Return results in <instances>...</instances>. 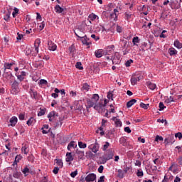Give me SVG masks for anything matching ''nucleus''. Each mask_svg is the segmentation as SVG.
Here are the masks:
<instances>
[{
    "mask_svg": "<svg viewBox=\"0 0 182 182\" xmlns=\"http://www.w3.org/2000/svg\"><path fill=\"white\" fill-rule=\"evenodd\" d=\"M180 90V87H177L173 90H171V95H174L175 97H169L165 100V103H171V102H176L178 100V99H181L182 95H179L178 92Z\"/></svg>",
    "mask_w": 182,
    "mask_h": 182,
    "instance_id": "nucleus-1",
    "label": "nucleus"
},
{
    "mask_svg": "<svg viewBox=\"0 0 182 182\" xmlns=\"http://www.w3.org/2000/svg\"><path fill=\"white\" fill-rule=\"evenodd\" d=\"M75 34L76 35V36H77V38H80L83 45H86L87 46H89V45H92V42H90L89 38H87V36H79V34H77V32H76V31L75 32Z\"/></svg>",
    "mask_w": 182,
    "mask_h": 182,
    "instance_id": "nucleus-2",
    "label": "nucleus"
},
{
    "mask_svg": "<svg viewBox=\"0 0 182 182\" xmlns=\"http://www.w3.org/2000/svg\"><path fill=\"white\" fill-rule=\"evenodd\" d=\"M18 92H19V82H18L16 80H14L11 85V92L13 95H17Z\"/></svg>",
    "mask_w": 182,
    "mask_h": 182,
    "instance_id": "nucleus-3",
    "label": "nucleus"
},
{
    "mask_svg": "<svg viewBox=\"0 0 182 182\" xmlns=\"http://www.w3.org/2000/svg\"><path fill=\"white\" fill-rule=\"evenodd\" d=\"M41 45V40L40 39H36L34 43V50H33L32 55L33 56H36L38 53H39V46Z\"/></svg>",
    "mask_w": 182,
    "mask_h": 182,
    "instance_id": "nucleus-4",
    "label": "nucleus"
},
{
    "mask_svg": "<svg viewBox=\"0 0 182 182\" xmlns=\"http://www.w3.org/2000/svg\"><path fill=\"white\" fill-rule=\"evenodd\" d=\"M58 113L55 111H52L48 114V118L49 119V122H56L58 120Z\"/></svg>",
    "mask_w": 182,
    "mask_h": 182,
    "instance_id": "nucleus-5",
    "label": "nucleus"
},
{
    "mask_svg": "<svg viewBox=\"0 0 182 182\" xmlns=\"http://www.w3.org/2000/svg\"><path fill=\"white\" fill-rule=\"evenodd\" d=\"M90 150H92V153H97L99 151V144L95 142L94 144H91L88 146Z\"/></svg>",
    "mask_w": 182,
    "mask_h": 182,
    "instance_id": "nucleus-6",
    "label": "nucleus"
},
{
    "mask_svg": "<svg viewBox=\"0 0 182 182\" xmlns=\"http://www.w3.org/2000/svg\"><path fill=\"white\" fill-rule=\"evenodd\" d=\"M107 157L103 156L102 159H104V163H106L107 160H112L113 159V156H114V151H108Z\"/></svg>",
    "mask_w": 182,
    "mask_h": 182,
    "instance_id": "nucleus-7",
    "label": "nucleus"
},
{
    "mask_svg": "<svg viewBox=\"0 0 182 182\" xmlns=\"http://www.w3.org/2000/svg\"><path fill=\"white\" fill-rule=\"evenodd\" d=\"M143 79L142 76H139V77H131V84L132 86H134L135 85H137V82H140Z\"/></svg>",
    "mask_w": 182,
    "mask_h": 182,
    "instance_id": "nucleus-8",
    "label": "nucleus"
},
{
    "mask_svg": "<svg viewBox=\"0 0 182 182\" xmlns=\"http://www.w3.org/2000/svg\"><path fill=\"white\" fill-rule=\"evenodd\" d=\"M96 180V174L95 173H90L85 177V181L87 182H92Z\"/></svg>",
    "mask_w": 182,
    "mask_h": 182,
    "instance_id": "nucleus-9",
    "label": "nucleus"
},
{
    "mask_svg": "<svg viewBox=\"0 0 182 182\" xmlns=\"http://www.w3.org/2000/svg\"><path fill=\"white\" fill-rule=\"evenodd\" d=\"M169 143H171V144L174 143V136H168L167 138L164 139V144L166 145L168 144Z\"/></svg>",
    "mask_w": 182,
    "mask_h": 182,
    "instance_id": "nucleus-10",
    "label": "nucleus"
},
{
    "mask_svg": "<svg viewBox=\"0 0 182 182\" xmlns=\"http://www.w3.org/2000/svg\"><path fill=\"white\" fill-rule=\"evenodd\" d=\"M95 105H96V102L90 99L87 100V105L86 108L87 109H90V107H95Z\"/></svg>",
    "mask_w": 182,
    "mask_h": 182,
    "instance_id": "nucleus-11",
    "label": "nucleus"
},
{
    "mask_svg": "<svg viewBox=\"0 0 182 182\" xmlns=\"http://www.w3.org/2000/svg\"><path fill=\"white\" fill-rule=\"evenodd\" d=\"M48 46L49 50H53V51L56 50V48H57L56 44L53 43L52 41H48Z\"/></svg>",
    "mask_w": 182,
    "mask_h": 182,
    "instance_id": "nucleus-12",
    "label": "nucleus"
},
{
    "mask_svg": "<svg viewBox=\"0 0 182 182\" xmlns=\"http://www.w3.org/2000/svg\"><path fill=\"white\" fill-rule=\"evenodd\" d=\"M95 55L96 58H102V56H105L104 50L100 49L95 50Z\"/></svg>",
    "mask_w": 182,
    "mask_h": 182,
    "instance_id": "nucleus-13",
    "label": "nucleus"
},
{
    "mask_svg": "<svg viewBox=\"0 0 182 182\" xmlns=\"http://www.w3.org/2000/svg\"><path fill=\"white\" fill-rule=\"evenodd\" d=\"M21 151L22 153H24V154H28V153H29V146L23 144L21 147Z\"/></svg>",
    "mask_w": 182,
    "mask_h": 182,
    "instance_id": "nucleus-14",
    "label": "nucleus"
},
{
    "mask_svg": "<svg viewBox=\"0 0 182 182\" xmlns=\"http://www.w3.org/2000/svg\"><path fill=\"white\" fill-rule=\"evenodd\" d=\"M10 126H12V127H15L16 124L18 123V117H12L10 120Z\"/></svg>",
    "mask_w": 182,
    "mask_h": 182,
    "instance_id": "nucleus-15",
    "label": "nucleus"
},
{
    "mask_svg": "<svg viewBox=\"0 0 182 182\" xmlns=\"http://www.w3.org/2000/svg\"><path fill=\"white\" fill-rule=\"evenodd\" d=\"M63 120H65L64 117H59L58 119L57 118V120L54 122L55 123V127H59L62 126V124L63 123Z\"/></svg>",
    "mask_w": 182,
    "mask_h": 182,
    "instance_id": "nucleus-16",
    "label": "nucleus"
},
{
    "mask_svg": "<svg viewBox=\"0 0 182 182\" xmlns=\"http://www.w3.org/2000/svg\"><path fill=\"white\" fill-rule=\"evenodd\" d=\"M66 161L67 163H69L70 161H73V156H72V153L71 152H68L66 154Z\"/></svg>",
    "mask_w": 182,
    "mask_h": 182,
    "instance_id": "nucleus-17",
    "label": "nucleus"
},
{
    "mask_svg": "<svg viewBox=\"0 0 182 182\" xmlns=\"http://www.w3.org/2000/svg\"><path fill=\"white\" fill-rule=\"evenodd\" d=\"M99 99H100L99 95L94 94L91 98V100H92V102H95V104H97V102H99Z\"/></svg>",
    "mask_w": 182,
    "mask_h": 182,
    "instance_id": "nucleus-18",
    "label": "nucleus"
},
{
    "mask_svg": "<svg viewBox=\"0 0 182 182\" xmlns=\"http://www.w3.org/2000/svg\"><path fill=\"white\" fill-rule=\"evenodd\" d=\"M104 50V56H106V55H110L112 52H114V50H112L109 47H108L107 49L103 50Z\"/></svg>",
    "mask_w": 182,
    "mask_h": 182,
    "instance_id": "nucleus-19",
    "label": "nucleus"
},
{
    "mask_svg": "<svg viewBox=\"0 0 182 182\" xmlns=\"http://www.w3.org/2000/svg\"><path fill=\"white\" fill-rule=\"evenodd\" d=\"M173 45H174V47L177 48L178 49H181L182 48V43H180L178 40L175 41Z\"/></svg>",
    "mask_w": 182,
    "mask_h": 182,
    "instance_id": "nucleus-20",
    "label": "nucleus"
},
{
    "mask_svg": "<svg viewBox=\"0 0 182 182\" xmlns=\"http://www.w3.org/2000/svg\"><path fill=\"white\" fill-rule=\"evenodd\" d=\"M136 102H137V100H136V99H132V100H129L127 103V107H132V106L134 105V103H136Z\"/></svg>",
    "mask_w": 182,
    "mask_h": 182,
    "instance_id": "nucleus-21",
    "label": "nucleus"
},
{
    "mask_svg": "<svg viewBox=\"0 0 182 182\" xmlns=\"http://www.w3.org/2000/svg\"><path fill=\"white\" fill-rule=\"evenodd\" d=\"M72 147H73V149H75V147H77V145L75 144V141H73L70 142V144L68 145V150H69V151H70V149H72Z\"/></svg>",
    "mask_w": 182,
    "mask_h": 182,
    "instance_id": "nucleus-22",
    "label": "nucleus"
},
{
    "mask_svg": "<svg viewBox=\"0 0 182 182\" xmlns=\"http://www.w3.org/2000/svg\"><path fill=\"white\" fill-rule=\"evenodd\" d=\"M55 163H56L59 168H62V167H63V162H62V159H55Z\"/></svg>",
    "mask_w": 182,
    "mask_h": 182,
    "instance_id": "nucleus-23",
    "label": "nucleus"
},
{
    "mask_svg": "<svg viewBox=\"0 0 182 182\" xmlns=\"http://www.w3.org/2000/svg\"><path fill=\"white\" fill-rule=\"evenodd\" d=\"M103 107V104L102 103H96L95 105L94 106L95 110H100Z\"/></svg>",
    "mask_w": 182,
    "mask_h": 182,
    "instance_id": "nucleus-24",
    "label": "nucleus"
},
{
    "mask_svg": "<svg viewBox=\"0 0 182 182\" xmlns=\"http://www.w3.org/2000/svg\"><path fill=\"white\" fill-rule=\"evenodd\" d=\"M147 86L149 89H151V90H154V89H156V84H154L151 82H148Z\"/></svg>",
    "mask_w": 182,
    "mask_h": 182,
    "instance_id": "nucleus-25",
    "label": "nucleus"
},
{
    "mask_svg": "<svg viewBox=\"0 0 182 182\" xmlns=\"http://www.w3.org/2000/svg\"><path fill=\"white\" fill-rule=\"evenodd\" d=\"M32 50H33V48H32V47H31V48H27L26 49V55L27 56H29V55H32V53H33V51H32Z\"/></svg>",
    "mask_w": 182,
    "mask_h": 182,
    "instance_id": "nucleus-26",
    "label": "nucleus"
},
{
    "mask_svg": "<svg viewBox=\"0 0 182 182\" xmlns=\"http://www.w3.org/2000/svg\"><path fill=\"white\" fill-rule=\"evenodd\" d=\"M105 31H106V28L102 26L95 28V32H105Z\"/></svg>",
    "mask_w": 182,
    "mask_h": 182,
    "instance_id": "nucleus-27",
    "label": "nucleus"
},
{
    "mask_svg": "<svg viewBox=\"0 0 182 182\" xmlns=\"http://www.w3.org/2000/svg\"><path fill=\"white\" fill-rule=\"evenodd\" d=\"M63 11H64L63 8L60 7V6L59 5L55 6V11L58 12V14H62Z\"/></svg>",
    "mask_w": 182,
    "mask_h": 182,
    "instance_id": "nucleus-28",
    "label": "nucleus"
},
{
    "mask_svg": "<svg viewBox=\"0 0 182 182\" xmlns=\"http://www.w3.org/2000/svg\"><path fill=\"white\" fill-rule=\"evenodd\" d=\"M21 159H22V156L17 155L15 158V161L13 164V166H15V164H18V163H19V160H21Z\"/></svg>",
    "mask_w": 182,
    "mask_h": 182,
    "instance_id": "nucleus-29",
    "label": "nucleus"
},
{
    "mask_svg": "<svg viewBox=\"0 0 182 182\" xmlns=\"http://www.w3.org/2000/svg\"><path fill=\"white\" fill-rule=\"evenodd\" d=\"M140 107L142 109H144V110H147V109H149L150 107V104H144L143 102H141Z\"/></svg>",
    "mask_w": 182,
    "mask_h": 182,
    "instance_id": "nucleus-30",
    "label": "nucleus"
},
{
    "mask_svg": "<svg viewBox=\"0 0 182 182\" xmlns=\"http://www.w3.org/2000/svg\"><path fill=\"white\" fill-rule=\"evenodd\" d=\"M46 113V108H40V111L38 112V116H43Z\"/></svg>",
    "mask_w": 182,
    "mask_h": 182,
    "instance_id": "nucleus-31",
    "label": "nucleus"
},
{
    "mask_svg": "<svg viewBox=\"0 0 182 182\" xmlns=\"http://www.w3.org/2000/svg\"><path fill=\"white\" fill-rule=\"evenodd\" d=\"M76 154H77L79 156L80 159H82V157H83V156H85V151L77 149Z\"/></svg>",
    "mask_w": 182,
    "mask_h": 182,
    "instance_id": "nucleus-32",
    "label": "nucleus"
},
{
    "mask_svg": "<svg viewBox=\"0 0 182 182\" xmlns=\"http://www.w3.org/2000/svg\"><path fill=\"white\" fill-rule=\"evenodd\" d=\"M35 118L31 117L28 121H27V124L28 126H32L33 123H35Z\"/></svg>",
    "mask_w": 182,
    "mask_h": 182,
    "instance_id": "nucleus-33",
    "label": "nucleus"
},
{
    "mask_svg": "<svg viewBox=\"0 0 182 182\" xmlns=\"http://www.w3.org/2000/svg\"><path fill=\"white\" fill-rule=\"evenodd\" d=\"M78 146L80 147V149H86V147H87V145L82 141H79Z\"/></svg>",
    "mask_w": 182,
    "mask_h": 182,
    "instance_id": "nucleus-34",
    "label": "nucleus"
},
{
    "mask_svg": "<svg viewBox=\"0 0 182 182\" xmlns=\"http://www.w3.org/2000/svg\"><path fill=\"white\" fill-rule=\"evenodd\" d=\"M113 28H116L117 32H118L119 33H122V26H120L119 25L114 24Z\"/></svg>",
    "mask_w": 182,
    "mask_h": 182,
    "instance_id": "nucleus-35",
    "label": "nucleus"
},
{
    "mask_svg": "<svg viewBox=\"0 0 182 182\" xmlns=\"http://www.w3.org/2000/svg\"><path fill=\"white\" fill-rule=\"evenodd\" d=\"M13 65H14V63H6L4 65V70H6V69H11V68L12 67Z\"/></svg>",
    "mask_w": 182,
    "mask_h": 182,
    "instance_id": "nucleus-36",
    "label": "nucleus"
},
{
    "mask_svg": "<svg viewBox=\"0 0 182 182\" xmlns=\"http://www.w3.org/2000/svg\"><path fill=\"white\" fill-rule=\"evenodd\" d=\"M18 14H19V9L15 7L12 13L13 18H15Z\"/></svg>",
    "mask_w": 182,
    "mask_h": 182,
    "instance_id": "nucleus-37",
    "label": "nucleus"
},
{
    "mask_svg": "<svg viewBox=\"0 0 182 182\" xmlns=\"http://www.w3.org/2000/svg\"><path fill=\"white\" fill-rule=\"evenodd\" d=\"M169 55L171 56H173V55H177V50L174 48H170L169 49Z\"/></svg>",
    "mask_w": 182,
    "mask_h": 182,
    "instance_id": "nucleus-38",
    "label": "nucleus"
},
{
    "mask_svg": "<svg viewBox=\"0 0 182 182\" xmlns=\"http://www.w3.org/2000/svg\"><path fill=\"white\" fill-rule=\"evenodd\" d=\"M75 68L80 70H83V67L82 66V63L77 62L75 65Z\"/></svg>",
    "mask_w": 182,
    "mask_h": 182,
    "instance_id": "nucleus-39",
    "label": "nucleus"
},
{
    "mask_svg": "<svg viewBox=\"0 0 182 182\" xmlns=\"http://www.w3.org/2000/svg\"><path fill=\"white\" fill-rule=\"evenodd\" d=\"M97 18V16H96L95 14H90L88 16V21L89 19H90V21H95V19H96Z\"/></svg>",
    "mask_w": 182,
    "mask_h": 182,
    "instance_id": "nucleus-40",
    "label": "nucleus"
},
{
    "mask_svg": "<svg viewBox=\"0 0 182 182\" xmlns=\"http://www.w3.org/2000/svg\"><path fill=\"white\" fill-rule=\"evenodd\" d=\"M119 178H123L124 177V174L123 173V171L122 169L118 170V174H117Z\"/></svg>",
    "mask_w": 182,
    "mask_h": 182,
    "instance_id": "nucleus-41",
    "label": "nucleus"
},
{
    "mask_svg": "<svg viewBox=\"0 0 182 182\" xmlns=\"http://www.w3.org/2000/svg\"><path fill=\"white\" fill-rule=\"evenodd\" d=\"M82 89H83V90H86L87 92V90H89V89H90V86L87 83H84L82 85Z\"/></svg>",
    "mask_w": 182,
    "mask_h": 182,
    "instance_id": "nucleus-42",
    "label": "nucleus"
},
{
    "mask_svg": "<svg viewBox=\"0 0 182 182\" xmlns=\"http://www.w3.org/2000/svg\"><path fill=\"white\" fill-rule=\"evenodd\" d=\"M13 176L14 178H19V177H21V172L15 171L13 174Z\"/></svg>",
    "mask_w": 182,
    "mask_h": 182,
    "instance_id": "nucleus-43",
    "label": "nucleus"
},
{
    "mask_svg": "<svg viewBox=\"0 0 182 182\" xmlns=\"http://www.w3.org/2000/svg\"><path fill=\"white\" fill-rule=\"evenodd\" d=\"M68 50L70 53H73L76 49L75 48V45H72L71 46L69 47Z\"/></svg>",
    "mask_w": 182,
    "mask_h": 182,
    "instance_id": "nucleus-44",
    "label": "nucleus"
},
{
    "mask_svg": "<svg viewBox=\"0 0 182 182\" xmlns=\"http://www.w3.org/2000/svg\"><path fill=\"white\" fill-rule=\"evenodd\" d=\"M116 127H122V121L120 119H117L115 122Z\"/></svg>",
    "mask_w": 182,
    "mask_h": 182,
    "instance_id": "nucleus-45",
    "label": "nucleus"
},
{
    "mask_svg": "<svg viewBox=\"0 0 182 182\" xmlns=\"http://www.w3.org/2000/svg\"><path fill=\"white\" fill-rule=\"evenodd\" d=\"M30 90L31 95L33 96L34 99H36V96H38V92L36 91H33L32 89H31Z\"/></svg>",
    "mask_w": 182,
    "mask_h": 182,
    "instance_id": "nucleus-46",
    "label": "nucleus"
},
{
    "mask_svg": "<svg viewBox=\"0 0 182 182\" xmlns=\"http://www.w3.org/2000/svg\"><path fill=\"white\" fill-rule=\"evenodd\" d=\"M164 138L163 136H160L159 135H157L155 138V141H163Z\"/></svg>",
    "mask_w": 182,
    "mask_h": 182,
    "instance_id": "nucleus-47",
    "label": "nucleus"
},
{
    "mask_svg": "<svg viewBox=\"0 0 182 182\" xmlns=\"http://www.w3.org/2000/svg\"><path fill=\"white\" fill-rule=\"evenodd\" d=\"M11 16V13H7L5 16H4V21H6L8 22V21H9V18Z\"/></svg>",
    "mask_w": 182,
    "mask_h": 182,
    "instance_id": "nucleus-48",
    "label": "nucleus"
},
{
    "mask_svg": "<svg viewBox=\"0 0 182 182\" xmlns=\"http://www.w3.org/2000/svg\"><path fill=\"white\" fill-rule=\"evenodd\" d=\"M119 142L121 144H122V146H126L127 144L125 138H121Z\"/></svg>",
    "mask_w": 182,
    "mask_h": 182,
    "instance_id": "nucleus-49",
    "label": "nucleus"
},
{
    "mask_svg": "<svg viewBox=\"0 0 182 182\" xmlns=\"http://www.w3.org/2000/svg\"><path fill=\"white\" fill-rule=\"evenodd\" d=\"M166 109V106H164V104L163 102L159 103V110H164Z\"/></svg>",
    "mask_w": 182,
    "mask_h": 182,
    "instance_id": "nucleus-50",
    "label": "nucleus"
},
{
    "mask_svg": "<svg viewBox=\"0 0 182 182\" xmlns=\"http://www.w3.org/2000/svg\"><path fill=\"white\" fill-rule=\"evenodd\" d=\"M132 63H133V60H129L126 62L125 66H127V68H129V66H130Z\"/></svg>",
    "mask_w": 182,
    "mask_h": 182,
    "instance_id": "nucleus-51",
    "label": "nucleus"
},
{
    "mask_svg": "<svg viewBox=\"0 0 182 182\" xmlns=\"http://www.w3.org/2000/svg\"><path fill=\"white\" fill-rule=\"evenodd\" d=\"M119 57H117V58H114L113 60H112V63H120V60H119Z\"/></svg>",
    "mask_w": 182,
    "mask_h": 182,
    "instance_id": "nucleus-52",
    "label": "nucleus"
},
{
    "mask_svg": "<svg viewBox=\"0 0 182 182\" xmlns=\"http://www.w3.org/2000/svg\"><path fill=\"white\" fill-rule=\"evenodd\" d=\"M175 137H178L179 139V140H181L182 139V134L181 132H178L175 134Z\"/></svg>",
    "mask_w": 182,
    "mask_h": 182,
    "instance_id": "nucleus-53",
    "label": "nucleus"
},
{
    "mask_svg": "<svg viewBox=\"0 0 182 182\" xmlns=\"http://www.w3.org/2000/svg\"><path fill=\"white\" fill-rule=\"evenodd\" d=\"M153 162L154 163V164H156V166H159V164H160V159H159V158H156L155 159L153 160Z\"/></svg>",
    "mask_w": 182,
    "mask_h": 182,
    "instance_id": "nucleus-54",
    "label": "nucleus"
},
{
    "mask_svg": "<svg viewBox=\"0 0 182 182\" xmlns=\"http://www.w3.org/2000/svg\"><path fill=\"white\" fill-rule=\"evenodd\" d=\"M39 85H48V81L46 80H40Z\"/></svg>",
    "mask_w": 182,
    "mask_h": 182,
    "instance_id": "nucleus-55",
    "label": "nucleus"
},
{
    "mask_svg": "<svg viewBox=\"0 0 182 182\" xmlns=\"http://www.w3.org/2000/svg\"><path fill=\"white\" fill-rule=\"evenodd\" d=\"M30 170H29V168L28 167H26L23 169V174H25V176H26V173H29Z\"/></svg>",
    "mask_w": 182,
    "mask_h": 182,
    "instance_id": "nucleus-56",
    "label": "nucleus"
},
{
    "mask_svg": "<svg viewBox=\"0 0 182 182\" xmlns=\"http://www.w3.org/2000/svg\"><path fill=\"white\" fill-rule=\"evenodd\" d=\"M132 42L134 45H136V43H139V37H134L132 40Z\"/></svg>",
    "mask_w": 182,
    "mask_h": 182,
    "instance_id": "nucleus-57",
    "label": "nucleus"
},
{
    "mask_svg": "<svg viewBox=\"0 0 182 182\" xmlns=\"http://www.w3.org/2000/svg\"><path fill=\"white\" fill-rule=\"evenodd\" d=\"M109 146H110V144H109V142H105V144L103 146V150H107Z\"/></svg>",
    "mask_w": 182,
    "mask_h": 182,
    "instance_id": "nucleus-58",
    "label": "nucleus"
},
{
    "mask_svg": "<svg viewBox=\"0 0 182 182\" xmlns=\"http://www.w3.org/2000/svg\"><path fill=\"white\" fill-rule=\"evenodd\" d=\"M75 176H77V171H75L70 173V176L73 178H75Z\"/></svg>",
    "mask_w": 182,
    "mask_h": 182,
    "instance_id": "nucleus-59",
    "label": "nucleus"
},
{
    "mask_svg": "<svg viewBox=\"0 0 182 182\" xmlns=\"http://www.w3.org/2000/svg\"><path fill=\"white\" fill-rule=\"evenodd\" d=\"M136 176H137V177H143V176H144L143 171L138 170V171L136 173Z\"/></svg>",
    "mask_w": 182,
    "mask_h": 182,
    "instance_id": "nucleus-60",
    "label": "nucleus"
},
{
    "mask_svg": "<svg viewBox=\"0 0 182 182\" xmlns=\"http://www.w3.org/2000/svg\"><path fill=\"white\" fill-rule=\"evenodd\" d=\"M60 168H59V167H55L54 168H53V173H55V174H58V173L59 172V169H60Z\"/></svg>",
    "mask_w": 182,
    "mask_h": 182,
    "instance_id": "nucleus-61",
    "label": "nucleus"
},
{
    "mask_svg": "<svg viewBox=\"0 0 182 182\" xmlns=\"http://www.w3.org/2000/svg\"><path fill=\"white\" fill-rule=\"evenodd\" d=\"M17 79H18V80H20V82H22L23 80V79H25V77H23V75H17Z\"/></svg>",
    "mask_w": 182,
    "mask_h": 182,
    "instance_id": "nucleus-62",
    "label": "nucleus"
},
{
    "mask_svg": "<svg viewBox=\"0 0 182 182\" xmlns=\"http://www.w3.org/2000/svg\"><path fill=\"white\" fill-rule=\"evenodd\" d=\"M124 132H126V133H132V129H130V127H126L124 128Z\"/></svg>",
    "mask_w": 182,
    "mask_h": 182,
    "instance_id": "nucleus-63",
    "label": "nucleus"
},
{
    "mask_svg": "<svg viewBox=\"0 0 182 182\" xmlns=\"http://www.w3.org/2000/svg\"><path fill=\"white\" fill-rule=\"evenodd\" d=\"M105 169V167L103 166H100V167L98 168V172L100 173H103V170Z\"/></svg>",
    "mask_w": 182,
    "mask_h": 182,
    "instance_id": "nucleus-64",
    "label": "nucleus"
}]
</instances>
